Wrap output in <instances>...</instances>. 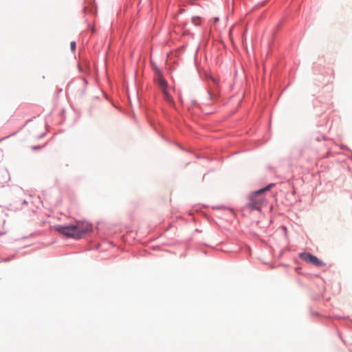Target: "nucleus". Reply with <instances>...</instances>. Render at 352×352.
I'll list each match as a JSON object with an SVG mask.
<instances>
[{"label":"nucleus","mask_w":352,"mask_h":352,"mask_svg":"<svg viewBox=\"0 0 352 352\" xmlns=\"http://www.w3.org/2000/svg\"><path fill=\"white\" fill-rule=\"evenodd\" d=\"M55 230L67 237L80 239L82 234L89 230V227H85L82 223H76L75 225L67 226H56Z\"/></svg>","instance_id":"1"},{"label":"nucleus","mask_w":352,"mask_h":352,"mask_svg":"<svg viewBox=\"0 0 352 352\" xmlns=\"http://www.w3.org/2000/svg\"><path fill=\"white\" fill-rule=\"evenodd\" d=\"M70 46L72 51L76 50V43L74 41L71 42Z\"/></svg>","instance_id":"6"},{"label":"nucleus","mask_w":352,"mask_h":352,"mask_svg":"<svg viewBox=\"0 0 352 352\" xmlns=\"http://www.w3.org/2000/svg\"><path fill=\"white\" fill-rule=\"evenodd\" d=\"M219 21V19L218 18H216L215 19V21Z\"/></svg>","instance_id":"8"},{"label":"nucleus","mask_w":352,"mask_h":352,"mask_svg":"<svg viewBox=\"0 0 352 352\" xmlns=\"http://www.w3.org/2000/svg\"><path fill=\"white\" fill-rule=\"evenodd\" d=\"M199 20V17H193L192 18V22L195 24H198V21Z\"/></svg>","instance_id":"7"},{"label":"nucleus","mask_w":352,"mask_h":352,"mask_svg":"<svg viewBox=\"0 0 352 352\" xmlns=\"http://www.w3.org/2000/svg\"><path fill=\"white\" fill-rule=\"evenodd\" d=\"M300 258L310 264H312L316 267H322L324 266V263L318 259L316 256L310 254V253H306L303 252L300 254Z\"/></svg>","instance_id":"3"},{"label":"nucleus","mask_w":352,"mask_h":352,"mask_svg":"<svg viewBox=\"0 0 352 352\" xmlns=\"http://www.w3.org/2000/svg\"><path fill=\"white\" fill-rule=\"evenodd\" d=\"M274 186V184H270L250 195L248 198V207L252 210H260L263 206L267 204V199L263 196V193L270 190Z\"/></svg>","instance_id":"2"},{"label":"nucleus","mask_w":352,"mask_h":352,"mask_svg":"<svg viewBox=\"0 0 352 352\" xmlns=\"http://www.w3.org/2000/svg\"><path fill=\"white\" fill-rule=\"evenodd\" d=\"M162 91L163 92L164 100L167 102H168L170 104H172L173 102V98L170 96V94L167 91L166 89H164V91Z\"/></svg>","instance_id":"5"},{"label":"nucleus","mask_w":352,"mask_h":352,"mask_svg":"<svg viewBox=\"0 0 352 352\" xmlns=\"http://www.w3.org/2000/svg\"><path fill=\"white\" fill-rule=\"evenodd\" d=\"M157 82H158V85L160 87L162 91L166 89L167 83L162 76L158 77Z\"/></svg>","instance_id":"4"}]
</instances>
